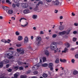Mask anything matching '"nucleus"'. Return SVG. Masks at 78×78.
I'll list each match as a JSON object with an SVG mask.
<instances>
[{
  "label": "nucleus",
  "instance_id": "aec40b11",
  "mask_svg": "<svg viewBox=\"0 0 78 78\" xmlns=\"http://www.w3.org/2000/svg\"><path fill=\"white\" fill-rule=\"evenodd\" d=\"M3 66V63L2 62H1L0 63V68H2Z\"/></svg>",
  "mask_w": 78,
  "mask_h": 78
},
{
  "label": "nucleus",
  "instance_id": "cd10ccee",
  "mask_svg": "<svg viewBox=\"0 0 78 78\" xmlns=\"http://www.w3.org/2000/svg\"><path fill=\"white\" fill-rule=\"evenodd\" d=\"M59 58H57L56 59V61H55V62L56 63H59Z\"/></svg>",
  "mask_w": 78,
  "mask_h": 78
},
{
  "label": "nucleus",
  "instance_id": "a19ab883",
  "mask_svg": "<svg viewBox=\"0 0 78 78\" xmlns=\"http://www.w3.org/2000/svg\"><path fill=\"white\" fill-rule=\"evenodd\" d=\"M30 73H31V71L30 70H29L26 72L27 74H29Z\"/></svg>",
  "mask_w": 78,
  "mask_h": 78
},
{
  "label": "nucleus",
  "instance_id": "338daca9",
  "mask_svg": "<svg viewBox=\"0 0 78 78\" xmlns=\"http://www.w3.org/2000/svg\"><path fill=\"white\" fill-rule=\"evenodd\" d=\"M68 37V36H64V38H66V39Z\"/></svg>",
  "mask_w": 78,
  "mask_h": 78
},
{
  "label": "nucleus",
  "instance_id": "72a5a7b5",
  "mask_svg": "<svg viewBox=\"0 0 78 78\" xmlns=\"http://www.w3.org/2000/svg\"><path fill=\"white\" fill-rule=\"evenodd\" d=\"M21 44H18L16 45V47H21Z\"/></svg>",
  "mask_w": 78,
  "mask_h": 78
},
{
  "label": "nucleus",
  "instance_id": "f8f14e48",
  "mask_svg": "<svg viewBox=\"0 0 78 78\" xmlns=\"http://www.w3.org/2000/svg\"><path fill=\"white\" fill-rule=\"evenodd\" d=\"M45 55H47V56H49V52L47 50H46L45 52Z\"/></svg>",
  "mask_w": 78,
  "mask_h": 78
},
{
  "label": "nucleus",
  "instance_id": "603ef678",
  "mask_svg": "<svg viewBox=\"0 0 78 78\" xmlns=\"http://www.w3.org/2000/svg\"><path fill=\"white\" fill-rule=\"evenodd\" d=\"M22 62H18V64L19 65H20V64H22Z\"/></svg>",
  "mask_w": 78,
  "mask_h": 78
},
{
  "label": "nucleus",
  "instance_id": "ea45409f",
  "mask_svg": "<svg viewBox=\"0 0 78 78\" xmlns=\"http://www.w3.org/2000/svg\"><path fill=\"white\" fill-rule=\"evenodd\" d=\"M14 69L17 70H18V69H19V67L15 66L14 67Z\"/></svg>",
  "mask_w": 78,
  "mask_h": 78
},
{
  "label": "nucleus",
  "instance_id": "6e6552de",
  "mask_svg": "<svg viewBox=\"0 0 78 78\" xmlns=\"http://www.w3.org/2000/svg\"><path fill=\"white\" fill-rule=\"evenodd\" d=\"M12 54H13V52H12V51H9V52L8 54H7V56H11V55H12Z\"/></svg>",
  "mask_w": 78,
  "mask_h": 78
},
{
  "label": "nucleus",
  "instance_id": "c756f323",
  "mask_svg": "<svg viewBox=\"0 0 78 78\" xmlns=\"http://www.w3.org/2000/svg\"><path fill=\"white\" fill-rule=\"evenodd\" d=\"M56 36H57V35L56 34H54L52 35V37L53 38H55V37H56Z\"/></svg>",
  "mask_w": 78,
  "mask_h": 78
},
{
  "label": "nucleus",
  "instance_id": "dca6fc26",
  "mask_svg": "<svg viewBox=\"0 0 78 78\" xmlns=\"http://www.w3.org/2000/svg\"><path fill=\"white\" fill-rule=\"evenodd\" d=\"M18 73H16L14 75V77L15 78H17L18 77Z\"/></svg>",
  "mask_w": 78,
  "mask_h": 78
},
{
  "label": "nucleus",
  "instance_id": "052dcab7",
  "mask_svg": "<svg viewBox=\"0 0 78 78\" xmlns=\"http://www.w3.org/2000/svg\"><path fill=\"white\" fill-rule=\"evenodd\" d=\"M45 61H46V58H44L43 60V62H45Z\"/></svg>",
  "mask_w": 78,
  "mask_h": 78
},
{
  "label": "nucleus",
  "instance_id": "4be33fe9",
  "mask_svg": "<svg viewBox=\"0 0 78 78\" xmlns=\"http://www.w3.org/2000/svg\"><path fill=\"white\" fill-rule=\"evenodd\" d=\"M49 67H52L53 66V64L52 63H50L49 64Z\"/></svg>",
  "mask_w": 78,
  "mask_h": 78
},
{
  "label": "nucleus",
  "instance_id": "412c9836",
  "mask_svg": "<svg viewBox=\"0 0 78 78\" xmlns=\"http://www.w3.org/2000/svg\"><path fill=\"white\" fill-rule=\"evenodd\" d=\"M78 72L76 70H75L73 72V74L74 75H76V74H78Z\"/></svg>",
  "mask_w": 78,
  "mask_h": 78
},
{
  "label": "nucleus",
  "instance_id": "a211bd4d",
  "mask_svg": "<svg viewBox=\"0 0 78 78\" xmlns=\"http://www.w3.org/2000/svg\"><path fill=\"white\" fill-rule=\"evenodd\" d=\"M20 78H27V76L26 75H22L20 76Z\"/></svg>",
  "mask_w": 78,
  "mask_h": 78
},
{
  "label": "nucleus",
  "instance_id": "09e8293b",
  "mask_svg": "<svg viewBox=\"0 0 78 78\" xmlns=\"http://www.w3.org/2000/svg\"><path fill=\"white\" fill-rule=\"evenodd\" d=\"M46 1L48 3H50V2H51V0H46Z\"/></svg>",
  "mask_w": 78,
  "mask_h": 78
},
{
  "label": "nucleus",
  "instance_id": "f704fd0d",
  "mask_svg": "<svg viewBox=\"0 0 78 78\" xmlns=\"http://www.w3.org/2000/svg\"><path fill=\"white\" fill-rule=\"evenodd\" d=\"M15 33L16 35H17V36H19V35L20 34L19 33V32L18 31H16Z\"/></svg>",
  "mask_w": 78,
  "mask_h": 78
},
{
  "label": "nucleus",
  "instance_id": "6ab92c4d",
  "mask_svg": "<svg viewBox=\"0 0 78 78\" xmlns=\"http://www.w3.org/2000/svg\"><path fill=\"white\" fill-rule=\"evenodd\" d=\"M42 76L44 78H47L48 76V75L46 73H44L43 74Z\"/></svg>",
  "mask_w": 78,
  "mask_h": 78
},
{
  "label": "nucleus",
  "instance_id": "39448f33",
  "mask_svg": "<svg viewBox=\"0 0 78 78\" xmlns=\"http://www.w3.org/2000/svg\"><path fill=\"white\" fill-rule=\"evenodd\" d=\"M66 33V31H64L62 32H60L58 33V34H59L60 36H63V35L65 34Z\"/></svg>",
  "mask_w": 78,
  "mask_h": 78
},
{
  "label": "nucleus",
  "instance_id": "69168bd1",
  "mask_svg": "<svg viewBox=\"0 0 78 78\" xmlns=\"http://www.w3.org/2000/svg\"><path fill=\"white\" fill-rule=\"evenodd\" d=\"M60 19H63V17H62V16H61L60 17Z\"/></svg>",
  "mask_w": 78,
  "mask_h": 78
},
{
  "label": "nucleus",
  "instance_id": "c9c22d12",
  "mask_svg": "<svg viewBox=\"0 0 78 78\" xmlns=\"http://www.w3.org/2000/svg\"><path fill=\"white\" fill-rule=\"evenodd\" d=\"M10 42H11V40L9 39H8L7 41H6V43H8V44H9Z\"/></svg>",
  "mask_w": 78,
  "mask_h": 78
},
{
  "label": "nucleus",
  "instance_id": "0e129e2a",
  "mask_svg": "<svg viewBox=\"0 0 78 78\" xmlns=\"http://www.w3.org/2000/svg\"><path fill=\"white\" fill-rule=\"evenodd\" d=\"M12 7L13 8H16V5H15V4H14L12 5Z\"/></svg>",
  "mask_w": 78,
  "mask_h": 78
},
{
  "label": "nucleus",
  "instance_id": "a878e982",
  "mask_svg": "<svg viewBox=\"0 0 78 78\" xmlns=\"http://www.w3.org/2000/svg\"><path fill=\"white\" fill-rule=\"evenodd\" d=\"M68 48H65L64 49V53H66V52H67L68 51Z\"/></svg>",
  "mask_w": 78,
  "mask_h": 78
},
{
  "label": "nucleus",
  "instance_id": "a18cd8bd",
  "mask_svg": "<svg viewBox=\"0 0 78 78\" xmlns=\"http://www.w3.org/2000/svg\"><path fill=\"white\" fill-rule=\"evenodd\" d=\"M20 52L21 51H23V50H24V49H23V48H20Z\"/></svg>",
  "mask_w": 78,
  "mask_h": 78
},
{
  "label": "nucleus",
  "instance_id": "b1692460",
  "mask_svg": "<svg viewBox=\"0 0 78 78\" xmlns=\"http://www.w3.org/2000/svg\"><path fill=\"white\" fill-rule=\"evenodd\" d=\"M66 46L67 48H69V47H70V44L69 43H66Z\"/></svg>",
  "mask_w": 78,
  "mask_h": 78
},
{
  "label": "nucleus",
  "instance_id": "680f3d73",
  "mask_svg": "<svg viewBox=\"0 0 78 78\" xmlns=\"http://www.w3.org/2000/svg\"><path fill=\"white\" fill-rule=\"evenodd\" d=\"M58 12V10H55V13H57Z\"/></svg>",
  "mask_w": 78,
  "mask_h": 78
},
{
  "label": "nucleus",
  "instance_id": "0eeeda50",
  "mask_svg": "<svg viewBox=\"0 0 78 78\" xmlns=\"http://www.w3.org/2000/svg\"><path fill=\"white\" fill-rule=\"evenodd\" d=\"M30 12V10L28 9H26L23 11L24 14H28Z\"/></svg>",
  "mask_w": 78,
  "mask_h": 78
},
{
  "label": "nucleus",
  "instance_id": "393cba45",
  "mask_svg": "<svg viewBox=\"0 0 78 78\" xmlns=\"http://www.w3.org/2000/svg\"><path fill=\"white\" fill-rule=\"evenodd\" d=\"M43 67H47L48 66V64L47 63H45L44 64H43L42 65Z\"/></svg>",
  "mask_w": 78,
  "mask_h": 78
},
{
  "label": "nucleus",
  "instance_id": "8fccbe9b",
  "mask_svg": "<svg viewBox=\"0 0 78 78\" xmlns=\"http://www.w3.org/2000/svg\"><path fill=\"white\" fill-rule=\"evenodd\" d=\"M39 6V4H37L36 5V8H38V6Z\"/></svg>",
  "mask_w": 78,
  "mask_h": 78
},
{
  "label": "nucleus",
  "instance_id": "ddd939ff",
  "mask_svg": "<svg viewBox=\"0 0 78 78\" xmlns=\"http://www.w3.org/2000/svg\"><path fill=\"white\" fill-rule=\"evenodd\" d=\"M64 27L63 26H59V29L60 30H64Z\"/></svg>",
  "mask_w": 78,
  "mask_h": 78
},
{
  "label": "nucleus",
  "instance_id": "423d86ee",
  "mask_svg": "<svg viewBox=\"0 0 78 78\" xmlns=\"http://www.w3.org/2000/svg\"><path fill=\"white\" fill-rule=\"evenodd\" d=\"M22 6L24 8H26L28 7V4H23L22 5Z\"/></svg>",
  "mask_w": 78,
  "mask_h": 78
},
{
  "label": "nucleus",
  "instance_id": "c85d7f7f",
  "mask_svg": "<svg viewBox=\"0 0 78 78\" xmlns=\"http://www.w3.org/2000/svg\"><path fill=\"white\" fill-rule=\"evenodd\" d=\"M1 41L2 42H4V43H5L6 44V40H5V39H2L1 40Z\"/></svg>",
  "mask_w": 78,
  "mask_h": 78
},
{
  "label": "nucleus",
  "instance_id": "bf43d9fd",
  "mask_svg": "<svg viewBox=\"0 0 78 78\" xmlns=\"http://www.w3.org/2000/svg\"><path fill=\"white\" fill-rule=\"evenodd\" d=\"M42 3H43L42 2V1H39L38 3V4L39 5V4H42Z\"/></svg>",
  "mask_w": 78,
  "mask_h": 78
},
{
  "label": "nucleus",
  "instance_id": "9b49d317",
  "mask_svg": "<svg viewBox=\"0 0 78 78\" xmlns=\"http://www.w3.org/2000/svg\"><path fill=\"white\" fill-rule=\"evenodd\" d=\"M2 8L4 9V10H8L9 9V7H7L6 6H4L2 7Z\"/></svg>",
  "mask_w": 78,
  "mask_h": 78
},
{
  "label": "nucleus",
  "instance_id": "774afa93",
  "mask_svg": "<svg viewBox=\"0 0 78 78\" xmlns=\"http://www.w3.org/2000/svg\"><path fill=\"white\" fill-rule=\"evenodd\" d=\"M16 5L17 6L19 7V3H18V4H16Z\"/></svg>",
  "mask_w": 78,
  "mask_h": 78
},
{
  "label": "nucleus",
  "instance_id": "5fc2aeb1",
  "mask_svg": "<svg viewBox=\"0 0 78 78\" xmlns=\"http://www.w3.org/2000/svg\"><path fill=\"white\" fill-rule=\"evenodd\" d=\"M73 33L74 34H76V33H77V31H74L73 32Z\"/></svg>",
  "mask_w": 78,
  "mask_h": 78
},
{
  "label": "nucleus",
  "instance_id": "de8ad7c7",
  "mask_svg": "<svg viewBox=\"0 0 78 78\" xmlns=\"http://www.w3.org/2000/svg\"><path fill=\"white\" fill-rule=\"evenodd\" d=\"M67 62V60H66V59H63V62Z\"/></svg>",
  "mask_w": 78,
  "mask_h": 78
},
{
  "label": "nucleus",
  "instance_id": "7ed1b4c3",
  "mask_svg": "<svg viewBox=\"0 0 78 78\" xmlns=\"http://www.w3.org/2000/svg\"><path fill=\"white\" fill-rule=\"evenodd\" d=\"M40 63H37V64H36L35 65H34L33 67V70H37L40 66H41V65H40Z\"/></svg>",
  "mask_w": 78,
  "mask_h": 78
},
{
  "label": "nucleus",
  "instance_id": "f3484780",
  "mask_svg": "<svg viewBox=\"0 0 78 78\" xmlns=\"http://www.w3.org/2000/svg\"><path fill=\"white\" fill-rule=\"evenodd\" d=\"M26 23L27 24H25V25L23 26V25H21V26H22V27H25L26 26H27V25H28V22H27V21H26L24 23L25 24Z\"/></svg>",
  "mask_w": 78,
  "mask_h": 78
},
{
  "label": "nucleus",
  "instance_id": "473e14b6",
  "mask_svg": "<svg viewBox=\"0 0 78 78\" xmlns=\"http://www.w3.org/2000/svg\"><path fill=\"white\" fill-rule=\"evenodd\" d=\"M24 51H25V50H24L23 51H21V52H20V54L21 55H23V54H24Z\"/></svg>",
  "mask_w": 78,
  "mask_h": 78
},
{
  "label": "nucleus",
  "instance_id": "4c0bfd02",
  "mask_svg": "<svg viewBox=\"0 0 78 78\" xmlns=\"http://www.w3.org/2000/svg\"><path fill=\"white\" fill-rule=\"evenodd\" d=\"M12 70L11 69H9L7 70L8 72H11Z\"/></svg>",
  "mask_w": 78,
  "mask_h": 78
},
{
  "label": "nucleus",
  "instance_id": "9d476101",
  "mask_svg": "<svg viewBox=\"0 0 78 78\" xmlns=\"http://www.w3.org/2000/svg\"><path fill=\"white\" fill-rule=\"evenodd\" d=\"M28 42V38L27 37H26L24 38V43H27Z\"/></svg>",
  "mask_w": 78,
  "mask_h": 78
},
{
  "label": "nucleus",
  "instance_id": "49530a36",
  "mask_svg": "<svg viewBox=\"0 0 78 78\" xmlns=\"http://www.w3.org/2000/svg\"><path fill=\"white\" fill-rule=\"evenodd\" d=\"M70 30H69L68 32H66V34H69V33H70Z\"/></svg>",
  "mask_w": 78,
  "mask_h": 78
},
{
  "label": "nucleus",
  "instance_id": "2eb2a0df",
  "mask_svg": "<svg viewBox=\"0 0 78 78\" xmlns=\"http://www.w3.org/2000/svg\"><path fill=\"white\" fill-rule=\"evenodd\" d=\"M37 15H33L32 16V18L33 19H37Z\"/></svg>",
  "mask_w": 78,
  "mask_h": 78
},
{
  "label": "nucleus",
  "instance_id": "37998d69",
  "mask_svg": "<svg viewBox=\"0 0 78 78\" xmlns=\"http://www.w3.org/2000/svg\"><path fill=\"white\" fill-rule=\"evenodd\" d=\"M76 41V38L74 37L73 38V41L74 42H75Z\"/></svg>",
  "mask_w": 78,
  "mask_h": 78
},
{
  "label": "nucleus",
  "instance_id": "5701e85b",
  "mask_svg": "<svg viewBox=\"0 0 78 78\" xmlns=\"http://www.w3.org/2000/svg\"><path fill=\"white\" fill-rule=\"evenodd\" d=\"M22 37L21 36H19L18 37V40L19 41H21V40H22Z\"/></svg>",
  "mask_w": 78,
  "mask_h": 78
},
{
  "label": "nucleus",
  "instance_id": "c03bdc74",
  "mask_svg": "<svg viewBox=\"0 0 78 78\" xmlns=\"http://www.w3.org/2000/svg\"><path fill=\"white\" fill-rule=\"evenodd\" d=\"M71 62L72 63H75V59H73L71 60Z\"/></svg>",
  "mask_w": 78,
  "mask_h": 78
},
{
  "label": "nucleus",
  "instance_id": "7c9ffc66",
  "mask_svg": "<svg viewBox=\"0 0 78 78\" xmlns=\"http://www.w3.org/2000/svg\"><path fill=\"white\" fill-rule=\"evenodd\" d=\"M19 69H20V70H22L23 69V68L22 66H21L19 68Z\"/></svg>",
  "mask_w": 78,
  "mask_h": 78
},
{
  "label": "nucleus",
  "instance_id": "e433bc0d",
  "mask_svg": "<svg viewBox=\"0 0 78 78\" xmlns=\"http://www.w3.org/2000/svg\"><path fill=\"white\" fill-rule=\"evenodd\" d=\"M74 25L76 27H77L78 26V23H75L74 24Z\"/></svg>",
  "mask_w": 78,
  "mask_h": 78
},
{
  "label": "nucleus",
  "instance_id": "6e6d98bb",
  "mask_svg": "<svg viewBox=\"0 0 78 78\" xmlns=\"http://www.w3.org/2000/svg\"><path fill=\"white\" fill-rule=\"evenodd\" d=\"M17 52H18V53H20V49H17Z\"/></svg>",
  "mask_w": 78,
  "mask_h": 78
},
{
  "label": "nucleus",
  "instance_id": "4d7b16f0",
  "mask_svg": "<svg viewBox=\"0 0 78 78\" xmlns=\"http://www.w3.org/2000/svg\"><path fill=\"white\" fill-rule=\"evenodd\" d=\"M58 48H57L56 50L54 51V53H56V52H58Z\"/></svg>",
  "mask_w": 78,
  "mask_h": 78
},
{
  "label": "nucleus",
  "instance_id": "bb28decb",
  "mask_svg": "<svg viewBox=\"0 0 78 78\" xmlns=\"http://www.w3.org/2000/svg\"><path fill=\"white\" fill-rule=\"evenodd\" d=\"M5 76V74H2L0 75V78H2Z\"/></svg>",
  "mask_w": 78,
  "mask_h": 78
},
{
  "label": "nucleus",
  "instance_id": "864d4df0",
  "mask_svg": "<svg viewBox=\"0 0 78 78\" xmlns=\"http://www.w3.org/2000/svg\"><path fill=\"white\" fill-rule=\"evenodd\" d=\"M49 68H50V70H53V67H49Z\"/></svg>",
  "mask_w": 78,
  "mask_h": 78
},
{
  "label": "nucleus",
  "instance_id": "1a4fd4ad",
  "mask_svg": "<svg viewBox=\"0 0 78 78\" xmlns=\"http://www.w3.org/2000/svg\"><path fill=\"white\" fill-rule=\"evenodd\" d=\"M9 62V60L7 59H5L3 61V62L4 64H7V63H8V62Z\"/></svg>",
  "mask_w": 78,
  "mask_h": 78
},
{
  "label": "nucleus",
  "instance_id": "f03ea898",
  "mask_svg": "<svg viewBox=\"0 0 78 78\" xmlns=\"http://www.w3.org/2000/svg\"><path fill=\"white\" fill-rule=\"evenodd\" d=\"M51 50H55L57 48V44L56 42H54L51 44Z\"/></svg>",
  "mask_w": 78,
  "mask_h": 78
},
{
  "label": "nucleus",
  "instance_id": "4468645a",
  "mask_svg": "<svg viewBox=\"0 0 78 78\" xmlns=\"http://www.w3.org/2000/svg\"><path fill=\"white\" fill-rule=\"evenodd\" d=\"M8 12L9 14H12L13 13V11L12 10H8Z\"/></svg>",
  "mask_w": 78,
  "mask_h": 78
},
{
  "label": "nucleus",
  "instance_id": "f257e3e1",
  "mask_svg": "<svg viewBox=\"0 0 78 78\" xmlns=\"http://www.w3.org/2000/svg\"><path fill=\"white\" fill-rule=\"evenodd\" d=\"M37 41L36 42V45L37 46H40L41 45V42L42 41V38L40 37H38L36 39Z\"/></svg>",
  "mask_w": 78,
  "mask_h": 78
},
{
  "label": "nucleus",
  "instance_id": "e2e57ef3",
  "mask_svg": "<svg viewBox=\"0 0 78 78\" xmlns=\"http://www.w3.org/2000/svg\"><path fill=\"white\" fill-rule=\"evenodd\" d=\"M5 0H3L2 2V4H4V3H5Z\"/></svg>",
  "mask_w": 78,
  "mask_h": 78
},
{
  "label": "nucleus",
  "instance_id": "20e7f679",
  "mask_svg": "<svg viewBox=\"0 0 78 78\" xmlns=\"http://www.w3.org/2000/svg\"><path fill=\"white\" fill-rule=\"evenodd\" d=\"M52 3H54V5H56V6L58 5L59 3V2L58 0H56L55 2L54 1H52Z\"/></svg>",
  "mask_w": 78,
  "mask_h": 78
},
{
  "label": "nucleus",
  "instance_id": "2f4dec72",
  "mask_svg": "<svg viewBox=\"0 0 78 78\" xmlns=\"http://www.w3.org/2000/svg\"><path fill=\"white\" fill-rule=\"evenodd\" d=\"M6 3H8L9 4L11 5V2H10L9 0H6Z\"/></svg>",
  "mask_w": 78,
  "mask_h": 78
},
{
  "label": "nucleus",
  "instance_id": "79ce46f5",
  "mask_svg": "<svg viewBox=\"0 0 78 78\" xmlns=\"http://www.w3.org/2000/svg\"><path fill=\"white\" fill-rule=\"evenodd\" d=\"M44 33L43 31H41L40 32V34H44Z\"/></svg>",
  "mask_w": 78,
  "mask_h": 78
},
{
  "label": "nucleus",
  "instance_id": "13d9d810",
  "mask_svg": "<svg viewBox=\"0 0 78 78\" xmlns=\"http://www.w3.org/2000/svg\"><path fill=\"white\" fill-rule=\"evenodd\" d=\"M75 57L76 58H78V54H76L75 55Z\"/></svg>",
  "mask_w": 78,
  "mask_h": 78
},
{
  "label": "nucleus",
  "instance_id": "3c124183",
  "mask_svg": "<svg viewBox=\"0 0 78 78\" xmlns=\"http://www.w3.org/2000/svg\"><path fill=\"white\" fill-rule=\"evenodd\" d=\"M6 68H8V67H9V64L6 65Z\"/></svg>",
  "mask_w": 78,
  "mask_h": 78
},
{
  "label": "nucleus",
  "instance_id": "58836bf2",
  "mask_svg": "<svg viewBox=\"0 0 78 78\" xmlns=\"http://www.w3.org/2000/svg\"><path fill=\"white\" fill-rule=\"evenodd\" d=\"M34 74H35V75H36V74H38V72H37V71H36L34 72Z\"/></svg>",
  "mask_w": 78,
  "mask_h": 78
}]
</instances>
